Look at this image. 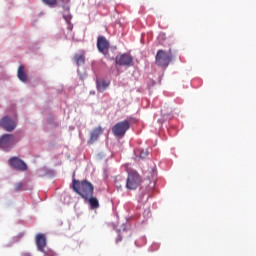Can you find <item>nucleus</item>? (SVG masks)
Here are the masks:
<instances>
[{
    "label": "nucleus",
    "mask_w": 256,
    "mask_h": 256,
    "mask_svg": "<svg viewBox=\"0 0 256 256\" xmlns=\"http://www.w3.org/2000/svg\"><path fill=\"white\" fill-rule=\"evenodd\" d=\"M14 191H23V182H18L14 185Z\"/></svg>",
    "instance_id": "obj_18"
},
{
    "label": "nucleus",
    "mask_w": 256,
    "mask_h": 256,
    "mask_svg": "<svg viewBox=\"0 0 256 256\" xmlns=\"http://www.w3.org/2000/svg\"><path fill=\"white\" fill-rule=\"evenodd\" d=\"M64 9L65 11H69V6L65 7Z\"/></svg>",
    "instance_id": "obj_24"
},
{
    "label": "nucleus",
    "mask_w": 256,
    "mask_h": 256,
    "mask_svg": "<svg viewBox=\"0 0 256 256\" xmlns=\"http://www.w3.org/2000/svg\"><path fill=\"white\" fill-rule=\"evenodd\" d=\"M130 127H131V123L128 122V120H124L116 123L112 127V133L115 137H125V133L129 131Z\"/></svg>",
    "instance_id": "obj_3"
},
{
    "label": "nucleus",
    "mask_w": 256,
    "mask_h": 256,
    "mask_svg": "<svg viewBox=\"0 0 256 256\" xmlns=\"http://www.w3.org/2000/svg\"><path fill=\"white\" fill-rule=\"evenodd\" d=\"M121 183H124L123 177L117 176L115 178V185H116L117 189H121L123 187V184H121Z\"/></svg>",
    "instance_id": "obj_16"
},
{
    "label": "nucleus",
    "mask_w": 256,
    "mask_h": 256,
    "mask_svg": "<svg viewBox=\"0 0 256 256\" xmlns=\"http://www.w3.org/2000/svg\"><path fill=\"white\" fill-rule=\"evenodd\" d=\"M149 155V152L147 150H142L140 152V158L145 159Z\"/></svg>",
    "instance_id": "obj_19"
},
{
    "label": "nucleus",
    "mask_w": 256,
    "mask_h": 256,
    "mask_svg": "<svg viewBox=\"0 0 256 256\" xmlns=\"http://www.w3.org/2000/svg\"><path fill=\"white\" fill-rule=\"evenodd\" d=\"M17 77L22 83H27V73H25V66L20 65L17 70Z\"/></svg>",
    "instance_id": "obj_13"
},
{
    "label": "nucleus",
    "mask_w": 256,
    "mask_h": 256,
    "mask_svg": "<svg viewBox=\"0 0 256 256\" xmlns=\"http://www.w3.org/2000/svg\"><path fill=\"white\" fill-rule=\"evenodd\" d=\"M171 59V55H169L167 52H165L164 50H158L155 57V63L158 67L166 69V67H169Z\"/></svg>",
    "instance_id": "obj_4"
},
{
    "label": "nucleus",
    "mask_w": 256,
    "mask_h": 256,
    "mask_svg": "<svg viewBox=\"0 0 256 256\" xmlns=\"http://www.w3.org/2000/svg\"><path fill=\"white\" fill-rule=\"evenodd\" d=\"M22 256H33V255L31 254V252H23Z\"/></svg>",
    "instance_id": "obj_21"
},
{
    "label": "nucleus",
    "mask_w": 256,
    "mask_h": 256,
    "mask_svg": "<svg viewBox=\"0 0 256 256\" xmlns=\"http://www.w3.org/2000/svg\"><path fill=\"white\" fill-rule=\"evenodd\" d=\"M74 63L79 67L80 65H85V51L81 50L78 53H75L73 56Z\"/></svg>",
    "instance_id": "obj_12"
},
{
    "label": "nucleus",
    "mask_w": 256,
    "mask_h": 256,
    "mask_svg": "<svg viewBox=\"0 0 256 256\" xmlns=\"http://www.w3.org/2000/svg\"><path fill=\"white\" fill-rule=\"evenodd\" d=\"M64 19H67V17H66V16H64Z\"/></svg>",
    "instance_id": "obj_27"
},
{
    "label": "nucleus",
    "mask_w": 256,
    "mask_h": 256,
    "mask_svg": "<svg viewBox=\"0 0 256 256\" xmlns=\"http://www.w3.org/2000/svg\"><path fill=\"white\" fill-rule=\"evenodd\" d=\"M1 125H2V129H5V131L11 132V131H15V128L17 127V122L8 116H5L2 118Z\"/></svg>",
    "instance_id": "obj_9"
},
{
    "label": "nucleus",
    "mask_w": 256,
    "mask_h": 256,
    "mask_svg": "<svg viewBox=\"0 0 256 256\" xmlns=\"http://www.w3.org/2000/svg\"><path fill=\"white\" fill-rule=\"evenodd\" d=\"M141 175L137 171H130L126 180V188L130 191H135L141 185Z\"/></svg>",
    "instance_id": "obj_2"
},
{
    "label": "nucleus",
    "mask_w": 256,
    "mask_h": 256,
    "mask_svg": "<svg viewBox=\"0 0 256 256\" xmlns=\"http://www.w3.org/2000/svg\"><path fill=\"white\" fill-rule=\"evenodd\" d=\"M115 63L116 65H120L122 67H132L133 57L129 54H122V55L116 56Z\"/></svg>",
    "instance_id": "obj_7"
},
{
    "label": "nucleus",
    "mask_w": 256,
    "mask_h": 256,
    "mask_svg": "<svg viewBox=\"0 0 256 256\" xmlns=\"http://www.w3.org/2000/svg\"><path fill=\"white\" fill-rule=\"evenodd\" d=\"M72 189L82 197V199H89V197H93V193L95 191V187L93 184L87 180H73L72 181Z\"/></svg>",
    "instance_id": "obj_1"
},
{
    "label": "nucleus",
    "mask_w": 256,
    "mask_h": 256,
    "mask_svg": "<svg viewBox=\"0 0 256 256\" xmlns=\"http://www.w3.org/2000/svg\"><path fill=\"white\" fill-rule=\"evenodd\" d=\"M84 199L85 201H88L90 209H99V200L96 197L90 196Z\"/></svg>",
    "instance_id": "obj_14"
},
{
    "label": "nucleus",
    "mask_w": 256,
    "mask_h": 256,
    "mask_svg": "<svg viewBox=\"0 0 256 256\" xmlns=\"http://www.w3.org/2000/svg\"><path fill=\"white\" fill-rule=\"evenodd\" d=\"M9 165L17 171H27V164L21 160L19 157H12L9 159Z\"/></svg>",
    "instance_id": "obj_8"
},
{
    "label": "nucleus",
    "mask_w": 256,
    "mask_h": 256,
    "mask_svg": "<svg viewBox=\"0 0 256 256\" xmlns=\"http://www.w3.org/2000/svg\"><path fill=\"white\" fill-rule=\"evenodd\" d=\"M15 145V136L11 134H4L1 137V149L9 151Z\"/></svg>",
    "instance_id": "obj_6"
},
{
    "label": "nucleus",
    "mask_w": 256,
    "mask_h": 256,
    "mask_svg": "<svg viewBox=\"0 0 256 256\" xmlns=\"http://www.w3.org/2000/svg\"><path fill=\"white\" fill-rule=\"evenodd\" d=\"M110 43L105 36H99L97 39V48L100 53H103L105 57H109Z\"/></svg>",
    "instance_id": "obj_5"
},
{
    "label": "nucleus",
    "mask_w": 256,
    "mask_h": 256,
    "mask_svg": "<svg viewBox=\"0 0 256 256\" xmlns=\"http://www.w3.org/2000/svg\"><path fill=\"white\" fill-rule=\"evenodd\" d=\"M122 241V238L120 236H118V238L116 239V243H119Z\"/></svg>",
    "instance_id": "obj_23"
},
{
    "label": "nucleus",
    "mask_w": 256,
    "mask_h": 256,
    "mask_svg": "<svg viewBox=\"0 0 256 256\" xmlns=\"http://www.w3.org/2000/svg\"><path fill=\"white\" fill-rule=\"evenodd\" d=\"M149 199V195H146V199L145 200H143V198H141V202L142 203H147V200Z\"/></svg>",
    "instance_id": "obj_22"
},
{
    "label": "nucleus",
    "mask_w": 256,
    "mask_h": 256,
    "mask_svg": "<svg viewBox=\"0 0 256 256\" xmlns=\"http://www.w3.org/2000/svg\"><path fill=\"white\" fill-rule=\"evenodd\" d=\"M107 57V59H113V58H111V56H109V54H108V56H106Z\"/></svg>",
    "instance_id": "obj_25"
},
{
    "label": "nucleus",
    "mask_w": 256,
    "mask_h": 256,
    "mask_svg": "<svg viewBox=\"0 0 256 256\" xmlns=\"http://www.w3.org/2000/svg\"><path fill=\"white\" fill-rule=\"evenodd\" d=\"M100 135H103V128L101 126H98L91 131L88 145H93L95 141H98Z\"/></svg>",
    "instance_id": "obj_11"
},
{
    "label": "nucleus",
    "mask_w": 256,
    "mask_h": 256,
    "mask_svg": "<svg viewBox=\"0 0 256 256\" xmlns=\"http://www.w3.org/2000/svg\"><path fill=\"white\" fill-rule=\"evenodd\" d=\"M42 3H44L45 5H49L50 7H53L57 5L58 0H42Z\"/></svg>",
    "instance_id": "obj_17"
},
{
    "label": "nucleus",
    "mask_w": 256,
    "mask_h": 256,
    "mask_svg": "<svg viewBox=\"0 0 256 256\" xmlns=\"http://www.w3.org/2000/svg\"><path fill=\"white\" fill-rule=\"evenodd\" d=\"M92 95H95V92H90Z\"/></svg>",
    "instance_id": "obj_26"
},
{
    "label": "nucleus",
    "mask_w": 256,
    "mask_h": 256,
    "mask_svg": "<svg viewBox=\"0 0 256 256\" xmlns=\"http://www.w3.org/2000/svg\"><path fill=\"white\" fill-rule=\"evenodd\" d=\"M97 91L100 93H103L107 87H109V82L103 80V81H97L96 82Z\"/></svg>",
    "instance_id": "obj_15"
},
{
    "label": "nucleus",
    "mask_w": 256,
    "mask_h": 256,
    "mask_svg": "<svg viewBox=\"0 0 256 256\" xmlns=\"http://www.w3.org/2000/svg\"><path fill=\"white\" fill-rule=\"evenodd\" d=\"M44 255H45V256H55V252H53V251L45 252V251H44Z\"/></svg>",
    "instance_id": "obj_20"
},
{
    "label": "nucleus",
    "mask_w": 256,
    "mask_h": 256,
    "mask_svg": "<svg viewBox=\"0 0 256 256\" xmlns=\"http://www.w3.org/2000/svg\"><path fill=\"white\" fill-rule=\"evenodd\" d=\"M36 246L38 251L45 253V247H47V238L44 234H37L35 237Z\"/></svg>",
    "instance_id": "obj_10"
}]
</instances>
